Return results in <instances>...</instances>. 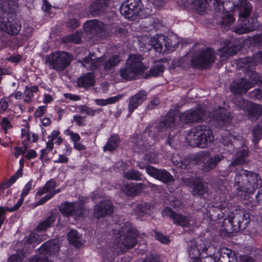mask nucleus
<instances>
[{
  "mask_svg": "<svg viewBox=\"0 0 262 262\" xmlns=\"http://www.w3.org/2000/svg\"><path fill=\"white\" fill-rule=\"evenodd\" d=\"M16 3L13 0L4 1L0 5V29L11 35L18 34L21 24L14 13Z\"/></svg>",
  "mask_w": 262,
  "mask_h": 262,
  "instance_id": "1",
  "label": "nucleus"
},
{
  "mask_svg": "<svg viewBox=\"0 0 262 262\" xmlns=\"http://www.w3.org/2000/svg\"><path fill=\"white\" fill-rule=\"evenodd\" d=\"M143 57L140 55H131L125 65L119 70L121 77L125 80L135 79L139 75H143L147 70L142 60Z\"/></svg>",
  "mask_w": 262,
  "mask_h": 262,
  "instance_id": "2",
  "label": "nucleus"
},
{
  "mask_svg": "<svg viewBox=\"0 0 262 262\" xmlns=\"http://www.w3.org/2000/svg\"><path fill=\"white\" fill-rule=\"evenodd\" d=\"M250 222V216L249 213L244 210H234L224 220V229L228 233L237 232L245 229Z\"/></svg>",
  "mask_w": 262,
  "mask_h": 262,
  "instance_id": "3",
  "label": "nucleus"
},
{
  "mask_svg": "<svg viewBox=\"0 0 262 262\" xmlns=\"http://www.w3.org/2000/svg\"><path fill=\"white\" fill-rule=\"evenodd\" d=\"M187 139L191 146L204 148L211 145L214 136L209 126L200 125L191 129Z\"/></svg>",
  "mask_w": 262,
  "mask_h": 262,
  "instance_id": "4",
  "label": "nucleus"
},
{
  "mask_svg": "<svg viewBox=\"0 0 262 262\" xmlns=\"http://www.w3.org/2000/svg\"><path fill=\"white\" fill-rule=\"evenodd\" d=\"M200 44H195L192 48L194 51L191 62L195 68L207 69L215 61V53L211 48L201 49Z\"/></svg>",
  "mask_w": 262,
  "mask_h": 262,
  "instance_id": "5",
  "label": "nucleus"
},
{
  "mask_svg": "<svg viewBox=\"0 0 262 262\" xmlns=\"http://www.w3.org/2000/svg\"><path fill=\"white\" fill-rule=\"evenodd\" d=\"M72 60V55L68 52H56L47 57L46 63L50 69L61 72L70 64Z\"/></svg>",
  "mask_w": 262,
  "mask_h": 262,
  "instance_id": "6",
  "label": "nucleus"
},
{
  "mask_svg": "<svg viewBox=\"0 0 262 262\" xmlns=\"http://www.w3.org/2000/svg\"><path fill=\"white\" fill-rule=\"evenodd\" d=\"M59 246L53 241H47L39 249V254L32 256L28 262H52L50 256L55 255L58 252Z\"/></svg>",
  "mask_w": 262,
  "mask_h": 262,
  "instance_id": "7",
  "label": "nucleus"
},
{
  "mask_svg": "<svg viewBox=\"0 0 262 262\" xmlns=\"http://www.w3.org/2000/svg\"><path fill=\"white\" fill-rule=\"evenodd\" d=\"M125 231L126 234L124 235L120 234L115 239L117 246L122 252H124L127 250L133 248L137 243L138 232L136 229L129 228L126 230Z\"/></svg>",
  "mask_w": 262,
  "mask_h": 262,
  "instance_id": "8",
  "label": "nucleus"
},
{
  "mask_svg": "<svg viewBox=\"0 0 262 262\" xmlns=\"http://www.w3.org/2000/svg\"><path fill=\"white\" fill-rule=\"evenodd\" d=\"M140 0H127L120 9V13L129 20H135L137 17H142Z\"/></svg>",
  "mask_w": 262,
  "mask_h": 262,
  "instance_id": "9",
  "label": "nucleus"
},
{
  "mask_svg": "<svg viewBox=\"0 0 262 262\" xmlns=\"http://www.w3.org/2000/svg\"><path fill=\"white\" fill-rule=\"evenodd\" d=\"M149 46L160 53L174 50V45L172 43L171 40L163 35H155L151 38Z\"/></svg>",
  "mask_w": 262,
  "mask_h": 262,
  "instance_id": "10",
  "label": "nucleus"
},
{
  "mask_svg": "<svg viewBox=\"0 0 262 262\" xmlns=\"http://www.w3.org/2000/svg\"><path fill=\"white\" fill-rule=\"evenodd\" d=\"M208 151L202 152L200 154L199 158L203 161L202 170L204 172H208L215 169L218 164L224 158L222 155H216L212 157Z\"/></svg>",
  "mask_w": 262,
  "mask_h": 262,
  "instance_id": "11",
  "label": "nucleus"
},
{
  "mask_svg": "<svg viewBox=\"0 0 262 262\" xmlns=\"http://www.w3.org/2000/svg\"><path fill=\"white\" fill-rule=\"evenodd\" d=\"M248 151L247 149L243 148L242 150L237 152L235 156L233 157L232 161L229 165L227 169L223 171L222 176L226 177L228 176L232 171H235L237 169V166H240L244 164H247L249 162L248 160Z\"/></svg>",
  "mask_w": 262,
  "mask_h": 262,
  "instance_id": "12",
  "label": "nucleus"
},
{
  "mask_svg": "<svg viewBox=\"0 0 262 262\" xmlns=\"http://www.w3.org/2000/svg\"><path fill=\"white\" fill-rule=\"evenodd\" d=\"M146 172L151 177L157 179L164 184L171 185L174 183L173 176L165 169H160L150 165L145 167Z\"/></svg>",
  "mask_w": 262,
  "mask_h": 262,
  "instance_id": "13",
  "label": "nucleus"
},
{
  "mask_svg": "<svg viewBox=\"0 0 262 262\" xmlns=\"http://www.w3.org/2000/svg\"><path fill=\"white\" fill-rule=\"evenodd\" d=\"M178 117L174 111L169 112L164 118L159 123L157 129L159 132H165L167 129H178L182 124L177 122Z\"/></svg>",
  "mask_w": 262,
  "mask_h": 262,
  "instance_id": "14",
  "label": "nucleus"
},
{
  "mask_svg": "<svg viewBox=\"0 0 262 262\" xmlns=\"http://www.w3.org/2000/svg\"><path fill=\"white\" fill-rule=\"evenodd\" d=\"M114 212L113 205L108 200H104L97 204L94 208V216L96 219L104 217Z\"/></svg>",
  "mask_w": 262,
  "mask_h": 262,
  "instance_id": "15",
  "label": "nucleus"
},
{
  "mask_svg": "<svg viewBox=\"0 0 262 262\" xmlns=\"http://www.w3.org/2000/svg\"><path fill=\"white\" fill-rule=\"evenodd\" d=\"M59 211L65 216L76 215L79 217L83 216L84 212L82 204L76 202L65 203L59 207Z\"/></svg>",
  "mask_w": 262,
  "mask_h": 262,
  "instance_id": "16",
  "label": "nucleus"
},
{
  "mask_svg": "<svg viewBox=\"0 0 262 262\" xmlns=\"http://www.w3.org/2000/svg\"><path fill=\"white\" fill-rule=\"evenodd\" d=\"M146 133L143 134L137 135L132 138L134 143L133 149L138 153H144L151 146V142L146 138Z\"/></svg>",
  "mask_w": 262,
  "mask_h": 262,
  "instance_id": "17",
  "label": "nucleus"
},
{
  "mask_svg": "<svg viewBox=\"0 0 262 262\" xmlns=\"http://www.w3.org/2000/svg\"><path fill=\"white\" fill-rule=\"evenodd\" d=\"M204 111L201 108L189 110L182 113L179 120L184 123L199 122L203 119Z\"/></svg>",
  "mask_w": 262,
  "mask_h": 262,
  "instance_id": "18",
  "label": "nucleus"
},
{
  "mask_svg": "<svg viewBox=\"0 0 262 262\" xmlns=\"http://www.w3.org/2000/svg\"><path fill=\"white\" fill-rule=\"evenodd\" d=\"M122 61L120 56L113 55L108 58H99L100 69L105 73L112 72Z\"/></svg>",
  "mask_w": 262,
  "mask_h": 262,
  "instance_id": "19",
  "label": "nucleus"
},
{
  "mask_svg": "<svg viewBox=\"0 0 262 262\" xmlns=\"http://www.w3.org/2000/svg\"><path fill=\"white\" fill-rule=\"evenodd\" d=\"M163 216L170 217L175 224L184 227H188L189 225V220L188 217L181 214L176 213L170 208H166L163 211Z\"/></svg>",
  "mask_w": 262,
  "mask_h": 262,
  "instance_id": "20",
  "label": "nucleus"
},
{
  "mask_svg": "<svg viewBox=\"0 0 262 262\" xmlns=\"http://www.w3.org/2000/svg\"><path fill=\"white\" fill-rule=\"evenodd\" d=\"M147 93L144 90H141L129 98L128 110L129 115L137 109L138 107L146 100Z\"/></svg>",
  "mask_w": 262,
  "mask_h": 262,
  "instance_id": "21",
  "label": "nucleus"
},
{
  "mask_svg": "<svg viewBox=\"0 0 262 262\" xmlns=\"http://www.w3.org/2000/svg\"><path fill=\"white\" fill-rule=\"evenodd\" d=\"M253 86V84L242 78L233 81L230 85V91L236 94L246 93L250 88Z\"/></svg>",
  "mask_w": 262,
  "mask_h": 262,
  "instance_id": "22",
  "label": "nucleus"
},
{
  "mask_svg": "<svg viewBox=\"0 0 262 262\" xmlns=\"http://www.w3.org/2000/svg\"><path fill=\"white\" fill-rule=\"evenodd\" d=\"M113 0H96L92 3L89 12L92 16H97L102 15L106 11Z\"/></svg>",
  "mask_w": 262,
  "mask_h": 262,
  "instance_id": "23",
  "label": "nucleus"
},
{
  "mask_svg": "<svg viewBox=\"0 0 262 262\" xmlns=\"http://www.w3.org/2000/svg\"><path fill=\"white\" fill-rule=\"evenodd\" d=\"M247 176V182L244 186L246 187V193H253L256 188L262 185L261 178L257 173L249 171Z\"/></svg>",
  "mask_w": 262,
  "mask_h": 262,
  "instance_id": "24",
  "label": "nucleus"
},
{
  "mask_svg": "<svg viewBox=\"0 0 262 262\" xmlns=\"http://www.w3.org/2000/svg\"><path fill=\"white\" fill-rule=\"evenodd\" d=\"M248 171L243 169H241L238 171H237L234 178V184L233 185V189L236 190V194H239V192H245L246 187L245 185V183L247 182V174Z\"/></svg>",
  "mask_w": 262,
  "mask_h": 262,
  "instance_id": "25",
  "label": "nucleus"
},
{
  "mask_svg": "<svg viewBox=\"0 0 262 262\" xmlns=\"http://www.w3.org/2000/svg\"><path fill=\"white\" fill-rule=\"evenodd\" d=\"M233 10H237L241 17L246 18L251 12L252 7L250 3L247 0H238L236 2H232L230 7Z\"/></svg>",
  "mask_w": 262,
  "mask_h": 262,
  "instance_id": "26",
  "label": "nucleus"
},
{
  "mask_svg": "<svg viewBox=\"0 0 262 262\" xmlns=\"http://www.w3.org/2000/svg\"><path fill=\"white\" fill-rule=\"evenodd\" d=\"M256 63L262 64V50L254 54L253 57H246L238 60L239 68L244 69L253 68L256 65Z\"/></svg>",
  "mask_w": 262,
  "mask_h": 262,
  "instance_id": "27",
  "label": "nucleus"
},
{
  "mask_svg": "<svg viewBox=\"0 0 262 262\" xmlns=\"http://www.w3.org/2000/svg\"><path fill=\"white\" fill-rule=\"evenodd\" d=\"M259 25L255 18H251L248 20L243 23V24L236 27L234 32L238 34H243L253 31L258 28Z\"/></svg>",
  "mask_w": 262,
  "mask_h": 262,
  "instance_id": "28",
  "label": "nucleus"
},
{
  "mask_svg": "<svg viewBox=\"0 0 262 262\" xmlns=\"http://www.w3.org/2000/svg\"><path fill=\"white\" fill-rule=\"evenodd\" d=\"M215 118L218 124L222 127L227 126L231 122V115L229 112L224 108H221L216 111Z\"/></svg>",
  "mask_w": 262,
  "mask_h": 262,
  "instance_id": "29",
  "label": "nucleus"
},
{
  "mask_svg": "<svg viewBox=\"0 0 262 262\" xmlns=\"http://www.w3.org/2000/svg\"><path fill=\"white\" fill-rule=\"evenodd\" d=\"M84 27L87 32L97 34L105 30V24L98 20L93 19L88 20L84 24Z\"/></svg>",
  "mask_w": 262,
  "mask_h": 262,
  "instance_id": "30",
  "label": "nucleus"
},
{
  "mask_svg": "<svg viewBox=\"0 0 262 262\" xmlns=\"http://www.w3.org/2000/svg\"><path fill=\"white\" fill-rule=\"evenodd\" d=\"M219 254V261L220 262H238L235 252L226 247L221 248Z\"/></svg>",
  "mask_w": 262,
  "mask_h": 262,
  "instance_id": "31",
  "label": "nucleus"
},
{
  "mask_svg": "<svg viewBox=\"0 0 262 262\" xmlns=\"http://www.w3.org/2000/svg\"><path fill=\"white\" fill-rule=\"evenodd\" d=\"M246 111L248 113L249 119L256 121L262 116V105L250 102Z\"/></svg>",
  "mask_w": 262,
  "mask_h": 262,
  "instance_id": "32",
  "label": "nucleus"
},
{
  "mask_svg": "<svg viewBox=\"0 0 262 262\" xmlns=\"http://www.w3.org/2000/svg\"><path fill=\"white\" fill-rule=\"evenodd\" d=\"M221 142L224 146H227L228 151L232 152L236 146L238 145V141L230 134L227 133L222 137L221 139Z\"/></svg>",
  "mask_w": 262,
  "mask_h": 262,
  "instance_id": "33",
  "label": "nucleus"
},
{
  "mask_svg": "<svg viewBox=\"0 0 262 262\" xmlns=\"http://www.w3.org/2000/svg\"><path fill=\"white\" fill-rule=\"evenodd\" d=\"M208 191L207 184L200 181H193V188L191 193L193 195L203 196L207 193Z\"/></svg>",
  "mask_w": 262,
  "mask_h": 262,
  "instance_id": "34",
  "label": "nucleus"
},
{
  "mask_svg": "<svg viewBox=\"0 0 262 262\" xmlns=\"http://www.w3.org/2000/svg\"><path fill=\"white\" fill-rule=\"evenodd\" d=\"M145 187L143 183L138 184L130 183L123 185L121 189L127 195L132 196L138 194L140 190Z\"/></svg>",
  "mask_w": 262,
  "mask_h": 262,
  "instance_id": "35",
  "label": "nucleus"
},
{
  "mask_svg": "<svg viewBox=\"0 0 262 262\" xmlns=\"http://www.w3.org/2000/svg\"><path fill=\"white\" fill-rule=\"evenodd\" d=\"M94 84V77L91 73L84 75L77 79V85L79 87L86 88Z\"/></svg>",
  "mask_w": 262,
  "mask_h": 262,
  "instance_id": "36",
  "label": "nucleus"
},
{
  "mask_svg": "<svg viewBox=\"0 0 262 262\" xmlns=\"http://www.w3.org/2000/svg\"><path fill=\"white\" fill-rule=\"evenodd\" d=\"M79 61L88 70H94L97 68L100 69V68L99 58L96 59H93L90 56H88Z\"/></svg>",
  "mask_w": 262,
  "mask_h": 262,
  "instance_id": "37",
  "label": "nucleus"
},
{
  "mask_svg": "<svg viewBox=\"0 0 262 262\" xmlns=\"http://www.w3.org/2000/svg\"><path fill=\"white\" fill-rule=\"evenodd\" d=\"M239 50L238 47L228 44L221 49L219 50V54L221 57H227L235 54Z\"/></svg>",
  "mask_w": 262,
  "mask_h": 262,
  "instance_id": "38",
  "label": "nucleus"
},
{
  "mask_svg": "<svg viewBox=\"0 0 262 262\" xmlns=\"http://www.w3.org/2000/svg\"><path fill=\"white\" fill-rule=\"evenodd\" d=\"M32 182L33 181L31 180L25 185L24 188L22 190L20 194V198L19 199L16 204L13 206V208L11 209V210H17L21 206L24 200V198L28 194L32 188Z\"/></svg>",
  "mask_w": 262,
  "mask_h": 262,
  "instance_id": "39",
  "label": "nucleus"
},
{
  "mask_svg": "<svg viewBox=\"0 0 262 262\" xmlns=\"http://www.w3.org/2000/svg\"><path fill=\"white\" fill-rule=\"evenodd\" d=\"M22 171V168H20L13 176L10 177L9 180L0 185V194L3 193L5 189L9 188L12 184L15 183L19 177L23 176Z\"/></svg>",
  "mask_w": 262,
  "mask_h": 262,
  "instance_id": "40",
  "label": "nucleus"
},
{
  "mask_svg": "<svg viewBox=\"0 0 262 262\" xmlns=\"http://www.w3.org/2000/svg\"><path fill=\"white\" fill-rule=\"evenodd\" d=\"M120 143V139L117 135H113L103 147V150L112 151L116 150Z\"/></svg>",
  "mask_w": 262,
  "mask_h": 262,
  "instance_id": "41",
  "label": "nucleus"
},
{
  "mask_svg": "<svg viewBox=\"0 0 262 262\" xmlns=\"http://www.w3.org/2000/svg\"><path fill=\"white\" fill-rule=\"evenodd\" d=\"M70 242L76 247H79L82 245V238L81 235L75 230H71L68 233Z\"/></svg>",
  "mask_w": 262,
  "mask_h": 262,
  "instance_id": "42",
  "label": "nucleus"
},
{
  "mask_svg": "<svg viewBox=\"0 0 262 262\" xmlns=\"http://www.w3.org/2000/svg\"><path fill=\"white\" fill-rule=\"evenodd\" d=\"M164 67L162 64H157L152 67L149 71L142 75L145 78H147L151 76H159L164 72Z\"/></svg>",
  "mask_w": 262,
  "mask_h": 262,
  "instance_id": "43",
  "label": "nucleus"
},
{
  "mask_svg": "<svg viewBox=\"0 0 262 262\" xmlns=\"http://www.w3.org/2000/svg\"><path fill=\"white\" fill-rule=\"evenodd\" d=\"M55 221V216L53 214H51L45 221L41 222L37 227V231L40 232L46 230L47 228H50Z\"/></svg>",
  "mask_w": 262,
  "mask_h": 262,
  "instance_id": "44",
  "label": "nucleus"
},
{
  "mask_svg": "<svg viewBox=\"0 0 262 262\" xmlns=\"http://www.w3.org/2000/svg\"><path fill=\"white\" fill-rule=\"evenodd\" d=\"M152 206L147 203H143L138 204L136 209V212L139 215L149 214L151 212Z\"/></svg>",
  "mask_w": 262,
  "mask_h": 262,
  "instance_id": "45",
  "label": "nucleus"
},
{
  "mask_svg": "<svg viewBox=\"0 0 262 262\" xmlns=\"http://www.w3.org/2000/svg\"><path fill=\"white\" fill-rule=\"evenodd\" d=\"M124 177L127 179L134 181H144L145 180L139 171L134 169H132L124 172Z\"/></svg>",
  "mask_w": 262,
  "mask_h": 262,
  "instance_id": "46",
  "label": "nucleus"
},
{
  "mask_svg": "<svg viewBox=\"0 0 262 262\" xmlns=\"http://www.w3.org/2000/svg\"><path fill=\"white\" fill-rule=\"evenodd\" d=\"M121 97V96L117 95L116 96L110 97L106 99H96L95 100V102L98 105L105 106L107 104H113L117 102Z\"/></svg>",
  "mask_w": 262,
  "mask_h": 262,
  "instance_id": "47",
  "label": "nucleus"
},
{
  "mask_svg": "<svg viewBox=\"0 0 262 262\" xmlns=\"http://www.w3.org/2000/svg\"><path fill=\"white\" fill-rule=\"evenodd\" d=\"M232 101L239 110L244 111L247 110L250 103V101L243 99L240 96L235 97Z\"/></svg>",
  "mask_w": 262,
  "mask_h": 262,
  "instance_id": "48",
  "label": "nucleus"
},
{
  "mask_svg": "<svg viewBox=\"0 0 262 262\" xmlns=\"http://www.w3.org/2000/svg\"><path fill=\"white\" fill-rule=\"evenodd\" d=\"M251 68H247L249 69L248 74L251 81L250 83L253 84V86L256 84H258L262 82V76L260 75L257 72L252 71L250 69Z\"/></svg>",
  "mask_w": 262,
  "mask_h": 262,
  "instance_id": "49",
  "label": "nucleus"
},
{
  "mask_svg": "<svg viewBox=\"0 0 262 262\" xmlns=\"http://www.w3.org/2000/svg\"><path fill=\"white\" fill-rule=\"evenodd\" d=\"M81 40L80 35L79 33H75L69 35L63 38V42L66 43H79Z\"/></svg>",
  "mask_w": 262,
  "mask_h": 262,
  "instance_id": "50",
  "label": "nucleus"
},
{
  "mask_svg": "<svg viewBox=\"0 0 262 262\" xmlns=\"http://www.w3.org/2000/svg\"><path fill=\"white\" fill-rule=\"evenodd\" d=\"M252 133L253 137V141L257 143L261 139L262 135V126L257 124L252 128Z\"/></svg>",
  "mask_w": 262,
  "mask_h": 262,
  "instance_id": "51",
  "label": "nucleus"
},
{
  "mask_svg": "<svg viewBox=\"0 0 262 262\" xmlns=\"http://www.w3.org/2000/svg\"><path fill=\"white\" fill-rule=\"evenodd\" d=\"M38 91V88L36 86H32L30 88L26 87L24 94L25 98V102H29L31 99L33 97V93Z\"/></svg>",
  "mask_w": 262,
  "mask_h": 262,
  "instance_id": "52",
  "label": "nucleus"
},
{
  "mask_svg": "<svg viewBox=\"0 0 262 262\" xmlns=\"http://www.w3.org/2000/svg\"><path fill=\"white\" fill-rule=\"evenodd\" d=\"M211 250H214L213 246H209L208 248L205 247L203 249V252L209 254V256L201 258V262H215V259L212 256Z\"/></svg>",
  "mask_w": 262,
  "mask_h": 262,
  "instance_id": "53",
  "label": "nucleus"
},
{
  "mask_svg": "<svg viewBox=\"0 0 262 262\" xmlns=\"http://www.w3.org/2000/svg\"><path fill=\"white\" fill-rule=\"evenodd\" d=\"M41 240L40 236L36 233H31L29 236V237L27 239V243L29 245H34L32 246V248H33L35 247V244L36 243L37 245L40 243Z\"/></svg>",
  "mask_w": 262,
  "mask_h": 262,
  "instance_id": "54",
  "label": "nucleus"
},
{
  "mask_svg": "<svg viewBox=\"0 0 262 262\" xmlns=\"http://www.w3.org/2000/svg\"><path fill=\"white\" fill-rule=\"evenodd\" d=\"M249 98L253 100H262V89H256L248 94Z\"/></svg>",
  "mask_w": 262,
  "mask_h": 262,
  "instance_id": "55",
  "label": "nucleus"
},
{
  "mask_svg": "<svg viewBox=\"0 0 262 262\" xmlns=\"http://www.w3.org/2000/svg\"><path fill=\"white\" fill-rule=\"evenodd\" d=\"M13 208V207L9 208L8 207H0V228L3 224L5 220V214L7 211L13 212L15 210H11Z\"/></svg>",
  "mask_w": 262,
  "mask_h": 262,
  "instance_id": "56",
  "label": "nucleus"
},
{
  "mask_svg": "<svg viewBox=\"0 0 262 262\" xmlns=\"http://www.w3.org/2000/svg\"><path fill=\"white\" fill-rule=\"evenodd\" d=\"M189 256L193 259L197 260L198 258L200 255L203 253H200V250L196 246L191 247L188 250Z\"/></svg>",
  "mask_w": 262,
  "mask_h": 262,
  "instance_id": "57",
  "label": "nucleus"
},
{
  "mask_svg": "<svg viewBox=\"0 0 262 262\" xmlns=\"http://www.w3.org/2000/svg\"><path fill=\"white\" fill-rule=\"evenodd\" d=\"M234 21V18L233 16L229 14H226L225 16H223L222 20L221 21V24L226 26H229L233 24Z\"/></svg>",
  "mask_w": 262,
  "mask_h": 262,
  "instance_id": "58",
  "label": "nucleus"
},
{
  "mask_svg": "<svg viewBox=\"0 0 262 262\" xmlns=\"http://www.w3.org/2000/svg\"><path fill=\"white\" fill-rule=\"evenodd\" d=\"M145 160L148 161L150 163L156 164L158 162L157 155L154 152H150L145 156Z\"/></svg>",
  "mask_w": 262,
  "mask_h": 262,
  "instance_id": "59",
  "label": "nucleus"
},
{
  "mask_svg": "<svg viewBox=\"0 0 262 262\" xmlns=\"http://www.w3.org/2000/svg\"><path fill=\"white\" fill-rule=\"evenodd\" d=\"M73 119L78 126H85L86 125L85 116L74 115L73 116Z\"/></svg>",
  "mask_w": 262,
  "mask_h": 262,
  "instance_id": "60",
  "label": "nucleus"
},
{
  "mask_svg": "<svg viewBox=\"0 0 262 262\" xmlns=\"http://www.w3.org/2000/svg\"><path fill=\"white\" fill-rule=\"evenodd\" d=\"M251 40L255 46H262V33L253 36Z\"/></svg>",
  "mask_w": 262,
  "mask_h": 262,
  "instance_id": "61",
  "label": "nucleus"
},
{
  "mask_svg": "<svg viewBox=\"0 0 262 262\" xmlns=\"http://www.w3.org/2000/svg\"><path fill=\"white\" fill-rule=\"evenodd\" d=\"M155 237L162 243L167 244L169 243V239L167 236L158 232H155Z\"/></svg>",
  "mask_w": 262,
  "mask_h": 262,
  "instance_id": "62",
  "label": "nucleus"
},
{
  "mask_svg": "<svg viewBox=\"0 0 262 262\" xmlns=\"http://www.w3.org/2000/svg\"><path fill=\"white\" fill-rule=\"evenodd\" d=\"M23 254L17 253L9 257V262H22Z\"/></svg>",
  "mask_w": 262,
  "mask_h": 262,
  "instance_id": "63",
  "label": "nucleus"
},
{
  "mask_svg": "<svg viewBox=\"0 0 262 262\" xmlns=\"http://www.w3.org/2000/svg\"><path fill=\"white\" fill-rule=\"evenodd\" d=\"M159 261V256L152 254H149L143 260V262H158Z\"/></svg>",
  "mask_w": 262,
  "mask_h": 262,
  "instance_id": "64",
  "label": "nucleus"
}]
</instances>
